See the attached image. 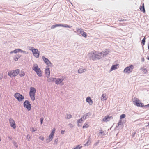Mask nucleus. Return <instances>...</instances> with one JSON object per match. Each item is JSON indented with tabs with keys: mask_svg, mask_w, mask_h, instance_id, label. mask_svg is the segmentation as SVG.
Here are the masks:
<instances>
[{
	"mask_svg": "<svg viewBox=\"0 0 149 149\" xmlns=\"http://www.w3.org/2000/svg\"><path fill=\"white\" fill-rule=\"evenodd\" d=\"M91 58L94 60L97 59H100L101 58L102 55V52L97 51H94L91 52Z\"/></svg>",
	"mask_w": 149,
	"mask_h": 149,
	"instance_id": "f257e3e1",
	"label": "nucleus"
},
{
	"mask_svg": "<svg viewBox=\"0 0 149 149\" xmlns=\"http://www.w3.org/2000/svg\"><path fill=\"white\" fill-rule=\"evenodd\" d=\"M32 69L36 72L39 76L41 77L42 76L41 71L40 69L38 67L37 64H34L32 68Z\"/></svg>",
	"mask_w": 149,
	"mask_h": 149,
	"instance_id": "f03ea898",
	"label": "nucleus"
},
{
	"mask_svg": "<svg viewBox=\"0 0 149 149\" xmlns=\"http://www.w3.org/2000/svg\"><path fill=\"white\" fill-rule=\"evenodd\" d=\"M30 89L29 93L31 99L33 101H34L35 99V94L36 92V89L34 87H31L30 88Z\"/></svg>",
	"mask_w": 149,
	"mask_h": 149,
	"instance_id": "7ed1b4c3",
	"label": "nucleus"
},
{
	"mask_svg": "<svg viewBox=\"0 0 149 149\" xmlns=\"http://www.w3.org/2000/svg\"><path fill=\"white\" fill-rule=\"evenodd\" d=\"M134 104L138 107H143V104L141 102L140 100L137 98L134 97L133 99Z\"/></svg>",
	"mask_w": 149,
	"mask_h": 149,
	"instance_id": "20e7f679",
	"label": "nucleus"
},
{
	"mask_svg": "<svg viewBox=\"0 0 149 149\" xmlns=\"http://www.w3.org/2000/svg\"><path fill=\"white\" fill-rule=\"evenodd\" d=\"M14 97L19 102H21L24 99V97L19 93H17L14 95Z\"/></svg>",
	"mask_w": 149,
	"mask_h": 149,
	"instance_id": "39448f33",
	"label": "nucleus"
},
{
	"mask_svg": "<svg viewBox=\"0 0 149 149\" xmlns=\"http://www.w3.org/2000/svg\"><path fill=\"white\" fill-rule=\"evenodd\" d=\"M19 71V69H17L15 70L10 71L8 72V75L10 77L15 76L18 74Z\"/></svg>",
	"mask_w": 149,
	"mask_h": 149,
	"instance_id": "423d86ee",
	"label": "nucleus"
},
{
	"mask_svg": "<svg viewBox=\"0 0 149 149\" xmlns=\"http://www.w3.org/2000/svg\"><path fill=\"white\" fill-rule=\"evenodd\" d=\"M134 68V66L132 65H130L129 66L126 67L124 70V72L125 73H130L132 71Z\"/></svg>",
	"mask_w": 149,
	"mask_h": 149,
	"instance_id": "0eeeda50",
	"label": "nucleus"
},
{
	"mask_svg": "<svg viewBox=\"0 0 149 149\" xmlns=\"http://www.w3.org/2000/svg\"><path fill=\"white\" fill-rule=\"evenodd\" d=\"M31 50L34 56L36 58H38L39 57L40 54V52H39L37 49H34L33 47H31L30 49Z\"/></svg>",
	"mask_w": 149,
	"mask_h": 149,
	"instance_id": "6e6552de",
	"label": "nucleus"
},
{
	"mask_svg": "<svg viewBox=\"0 0 149 149\" xmlns=\"http://www.w3.org/2000/svg\"><path fill=\"white\" fill-rule=\"evenodd\" d=\"M24 107L27 109L28 111L31 109V106L30 102L28 100H26L24 103Z\"/></svg>",
	"mask_w": 149,
	"mask_h": 149,
	"instance_id": "1a4fd4ad",
	"label": "nucleus"
},
{
	"mask_svg": "<svg viewBox=\"0 0 149 149\" xmlns=\"http://www.w3.org/2000/svg\"><path fill=\"white\" fill-rule=\"evenodd\" d=\"M62 26L64 27H68V28H71V26H70L67 24H65L64 25L62 24H58L55 25H53L51 26V28L52 29H54L55 28L57 27H60Z\"/></svg>",
	"mask_w": 149,
	"mask_h": 149,
	"instance_id": "9d476101",
	"label": "nucleus"
},
{
	"mask_svg": "<svg viewBox=\"0 0 149 149\" xmlns=\"http://www.w3.org/2000/svg\"><path fill=\"white\" fill-rule=\"evenodd\" d=\"M9 123L10 126L14 129L16 128V125L15 121L12 118L9 119Z\"/></svg>",
	"mask_w": 149,
	"mask_h": 149,
	"instance_id": "9b49d317",
	"label": "nucleus"
},
{
	"mask_svg": "<svg viewBox=\"0 0 149 149\" xmlns=\"http://www.w3.org/2000/svg\"><path fill=\"white\" fill-rule=\"evenodd\" d=\"M56 129L55 128H54L53 129L51 133L50 134V135L49 136V139H47L46 140L47 142L48 143L52 139L54 135Z\"/></svg>",
	"mask_w": 149,
	"mask_h": 149,
	"instance_id": "f8f14e48",
	"label": "nucleus"
},
{
	"mask_svg": "<svg viewBox=\"0 0 149 149\" xmlns=\"http://www.w3.org/2000/svg\"><path fill=\"white\" fill-rule=\"evenodd\" d=\"M77 32H79V33L82 36L85 37H87V34L86 33L83 31V29H78L77 30Z\"/></svg>",
	"mask_w": 149,
	"mask_h": 149,
	"instance_id": "ddd939ff",
	"label": "nucleus"
},
{
	"mask_svg": "<svg viewBox=\"0 0 149 149\" xmlns=\"http://www.w3.org/2000/svg\"><path fill=\"white\" fill-rule=\"evenodd\" d=\"M113 119V117L112 116H109V115L105 116L102 120V121L104 122H107L109 121L110 120V119Z\"/></svg>",
	"mask_w": 149,
	"mask_h": 149,
	"instance_id": "4468645a",
	"label": "nucleus"
},
{
	"mask_svg": "<svg viewBox=\"0 0 149 149\" xmlns=\"http://www.w3.org/2000/svg\"><path fill=\"white\" fill-rule=\"evenodd\" d=\"M42 58L45 63L48 66H50L51 64V62L47 58H46L44 56L42 57Z\"/></svg>",
	"mask_w": 149,
	"mask_h": 149,
	"instance_id": "2eb2a0df",
	"label": "nucleus"
},
{
	"mask_svg": "<svg viewBox=\"0 0 149 149\" xmlns=\"http://www.w3.org/2000/svg\"><path fill=\"white\" fill-rule=\"evenodd\" d=\"M56 80L55 81V83L57 84H59L61 83L62 81L64 79H60V78H57L56 79Z\"/></svg>",
	"mask_w": 149,
	"mask_h": 149,
	"instance_id": "dca6fc26",
	"label": "nucleus"
},
{
	"mask_svg": "<svg viewBox=\"0 0 149 149\" xmlns=\"http://www.w3.org/2000/svg\"><path fill=\"white\" fill-rule=\"evenodd\" d=\"M109 52V51L108 49H106L102 52V55L103 56H104L107 55Z\"/></svg>",
	"mask_w": 149,
	"mask_h": 149,
	"instance_id": "f3484780",
	"label": "nucleus"
},
{
	"mask_svg": "<svg viewBox=\"0 0 149 149\" xmlns=\"http://www.w3.org/2000/svg\"><path fill=\"white\" fill-rule=\"evenodd\" d=\"M50 71L49 68H48L45 70V74L47 77H49L50 76Z\"/></svg>",
	"mask_w": 149,
	"mask_h": 149,
	"instance_id": "a211bd4d",
	"label": "nucleus"
},
{
	"mask_svg": "<svg viewBox=\"0 0 149 149\" xmlns=\"http://www.w3.org/2000/svg\"><path fill=\"white\" fill-rule=\"evenodd\" d=\"M118 64H117L115 65H113L112 66L111 68L110 71H112V70H114L115 69H117L118 68L117 67L118 66Z\"/></svg>",
	"mask_w": 149,
	"mask_h": 149,
	"instance_id": "6ab92c4d",
	"label": "nucleus"
},
{
	"mask_svg": "<svg viewBox=\"0 0 149 149\" xmlns=\"http://www.w3.org/2000/svg\"><path fill=\"white\" fill-rule=\"evenodd\" d=\"M140 9L141 11H142L143 13H145V12L144 3L142 4V6H140Z\"/></svg>",
	"mask_w": 149,
	"mask_h": 149,
	"instance_id": "aec40b11",
	"label": "nucleus"
},
{
	"mask_svg": "<svg viewBox=\"0 0 149 149\" xmlns=\"http://www.w3.org/2000/svg\"><path fill=\"white\" fill-rule=\"evenodd\" d=\"M86 101L87 102H88L90 104H92L93 103L92 100L91 99L90 97H89L87 98Z\"/></svg>",
	"mask_w": 149,
	"mask_h": 149,
	"instance_id": "412c9836",
	"label": "nucleus"
},
{
	"mask_svg": "<svg viewBox=\"0 0 149 149\" xmlns=\"http://www.w3.org/2000/svg\"><path fill=\"white\" fill-rule=\"evenodd\" d=\"M13 52H14V53H16L17 52H22L25 53V51H22L19 49H16L14 50Z\"/></svg>",
	"mask_w": 149,
	"mask_h": 149,
	"instance_id": "4be33fe9",
	"label": "nucleus"
},
{
	"mask_svg": "<svg viewBox=\"0 0 149 149\" xmlns=\"http://www.w3.org/2000/svg\"><path fill=\"white\" fill-rule=\"evenodd\" d=\"M21 56V55L19 54H18L17 55H16L14 58V60L15 61H18V59Z\"/></svg>",
	"mask_w": 149,
	"mask_h": 149,
	"instance_id": "5701e85b",
	"label": "nucleus"
},
{
	"mask_svg": "<svg viewBox=\"0 0 149 149\" xmlns=\"http://www.w3.org/2000/svg\"><path fill=\"white\" fill-rule=\"evenodd\" d=\"M86 69L80 68L78 70V72L79 73H81L86 71Z\"/></svg>",
	"mask_w": 149,
	"mask_h": 149,
	"instance_id": "b1692460",
	"label": "nucleus"
},
{
	"mask_svg": "<svg viewBox=\"0 0 149 149\" xmlns=\"http://www.w3.org/2000/svg\"><path fill=\"white\" fill-rule=\"evenodd\" d=\"M89 126V125L87 123H86L83 126V128H87Z\"/></svg>",
	"mask_w": 149,
	"mask_h": 149,
	"instance_id": "393cba45",
	"label": "nucleus"
},
{
	"mask_svg": "<svg viewBox=\"0 0 149 149\" xmlns=\"http://www.w3.org/2000/svg\"><path fill=\"white\" fill-rule=\"evenodd\" d=\"M102 97L104 100H106L107 98V97L105 94H103L102 96Z\"/></svg>",
	"mask_w": 149,
	"mask_h": 149,
	"instance_id": "a878e982",
	"label": "nucleus"
},
{
	"mask_svg": "<svg viewBox=\"0 0 149 149\" xmlns=\"http://www.w3.org/2000/svg\"><path fill=\"white\" fill-rule=\"evenodd\" d=\"M56 79V78H49L47 79V81L48 82H51L54 81V79Z\"/></svg>",
	"mask_w": 149,
	"mask_h": 149,
	"instance_id": "bb28decb",
	"label": "nucleus"
},
{
	"mask_svg": "<svg viewBox=\"0 0 149 149\" xmlns=\"http://www.w3.org/2000/svg\"><path fill=\"white\" fill-rule=\"evenodd\" d=\"M82 147V146H81L80 145H77L76 147L72 149H80Z\"/></svg>",
	"mask_w": 149,
	"mask_h": 149,
	"instance_id": "cd10ccee",
	"label": "nucleus"
},
{
	"mask_svg": "<svg viewBox=\"0 0 149 149\" xmlns=\"http://www.w3.org/2000/svg\"><path fill=\"white\" fill-rule=\"evenodd\" d=\"M84 118V116H83V117L81 118V119H79L78 122V125H79V123H81L82 121H83L84 120H83V118Z\"/></svg>",
	"mask_w": 149,
	"mask_h": 149,
	"instance_id": "c85d7f7f",
	"label": "nucleus"
},
{
	"mask_svg": "<svg viewBox=\"0 0 149 149\" xmlns=\"http://www.w3.org/2000/svg\"><path fill=\"white\" fill-rule=\"evenodd\" d=\"M72 117V116L70 114H67L66 118L67 119H70Z\"/></svg>",
	"mask_w": 149,
	"mask_h": 149,
	"instance_id": "c756f323",
	"label": "nucleus"
},
{
	"mask_svg": "<svg viewBox=\"0 0 149 149\" xmlns=\"http://www.w3.org/2000/svg\"><path fill=\"white\" fill-rule=\"evenodd\" d=\"M30 130L32 132H34L37 130V129L36 128L32 127L31 128Z\"/></svg>",
	"mask_w": 149,
	"mask_h": 149,
	"instance_id": "7c9ffc66",
	"label": "nucleus"
},
{
	"mask_svg": "<svg viewBox=\"0 0 149 149\" xmlns=\"http://www.w3.org/2000/svg\"><path fill=\"white\" fill-rule=\"evenodd\" d=\"M125 114H122L120 116V118L122 119L123 118H125Z\"/></svg>",
	"mask_w": 149,
	"mask_h": 149,
	"instance_id": "2f4dec72",
	"label": "nucleus"
},
{
	"mask_svg": "<svg viewBox=\"0 0 149 149\" xmlns=\"http://www.w3.org/2000/svg\"><path fill=\"white\" fill-rule=\"evenodd\" d=\"M25 75V73L23 71H21L20 74V76H23Z\"/></svg>",
	"mask_w": 149,
	"mask_h": 149,
	"instance_id": "473e14b6",
	"label": "nucleus"
},
{
	"mask_svg": "<svg viewBox=\"0 0 149 149\" xmlns=\"http://www.w3.org/2000/svg\"><path fill=\"white\" fill-rule=\"evenodd\" d=\"M145 39H146L145 37H144V38H143V39L142 40V41L141 43L143 45H144L145 44Z\"/></svg>",
	"mask_w": 149,
	"mask_h": 149,
	"instance_id": "72a5a7b5",
	"label": "nucleus"
},
{
	"mask_svg": "<svg viewBox=\"0 0 149 149\" xmlns=\"http://www.w3.org/2000/svg\"><path fill=\"white\" fill-rule=\"evenodd\" d=\"M39 138L41 140L43 141L44 139V138L43 136H40L39 137Z\"/></svg>",
	"mask_w": 149,
	"mask_h": 149,
	"instance_id": "f704fd0d",
	"label": "nucleus"
},
{
	"mask_svg": "<svg viewBox=\"0 0 149 149\" xmlns=\"http://www.w3.org/2000/svg\"><path fill=\"white\" fill-rule=\"evenodd\" d=\"M142 71L143 72H144L145 73H146V72H147V70H146V69H143V70H142Z\"/></svg>",
	"mask_w": 149,
	"mask_h": 149,
	"instance_id": "c9c22d12",
	"label": "nucleus"
},
{
	"mask_svg": "<svg viewBox=\"0 0 149 149\" xmlns=\"http://www.w3.org/2000/svg\"><path fill=\"white\" fill-rule=\"evenodd\" d=\"M27 138H28V140H30V136L29 135H28L27 136Z\"/></svg>",
	"mask_w": 149,
	"mask_h": 149,
	"instance_id": "e433bc0d",
	"label": "nucleus"
},
{
	"mask_svg": "<svg viewBox=\"0 0 149 149\" xmlns=\"http://www.w3.org/2000/svg\"><path fill=\"white\" fill-rule=\"evenodd\" d=\"M99 133L100 134H104V133L103 131L101 130L100 131Z\"/></svg>",
	"mask_w": 149,
	"mask_h": 149,
	"instance_id": "4c0bfd02",
	"label": "nucleus"
},
{
	"mask_svg": "<svg viewBox=\"0 0 149 149\" xmlns=\"http://www.w3.org/2000/svg\"><path fill=\"white\" fill-rule=\"evenodd\" d=\"M43 118H41V119H40V120H41V124H42V122H43Z\"/></svg>",
	"mask_w": 149,
	"mask_h": 149,
	"instance_id": "58836bf2",
	"label": "nucleus"
},
{
	"mask_svg": "<svg viewBox=\"0 0 149 149\" xmlns=\"http://www.w3.org/2000/svg\"><path fill=\"white\" fill-rule=\"evenodd\" d=\"M65 132V131H63V130H62L61 131V133L63 134H64V133Z\"/></svg>",
	"mask_w": 149,
	"mask_h": 149,
	"instance_id": "ea45409f",
	"label": "nucleus"
},
{
	"mask_svg": "<svg viewBox=\"0 0 149 149\" xmlns=\"http://www.w3.org/2000/svg\"><path fill=\"white\" fill-rule=\"evenodd\" d=\"M14 53V52H13V51H11L10 52V53H11H11Z\"/></svg>",
	"mask_w": 149,
	"mask_h": 149,
	"instance_id": "a19ab883",
	"label": "nucleus"
},
{
	"mask_svg": "<svg viewBox=\"0 0 149 149\" xmlns=\"http://www.w3.org/2000/svg\"><path fill=\"white\" fill-rule=\"evenodd\" d=\"M147 59L149 60V55L148 56Z\"/></svg>",
	"mask_w": 149,
	"mask_h": 149,
	"instance_id": "79ce46f5",
	"label": "nucleus"
},
{
	"mask_svg": "<svg viewBox=\"0 0 149 149\" xmlns=\"http://www.w3.org/2000/svg\"><path fill=\"white\" fill-rule=\"evenodd\" d=\"M145 106L149 107V104L146 105Z\"/></svg>",
	"mask_w": 149,
	"mask_h": 149,
	"instance_id": "37998d69",
	"label": "nucleus"
},
{
	"mask_svg": "<svg viewBox=\"0 0 149 149\" xmlns=\"http://www.w3.org/2000/svg\"><path fill=\"white\" fill-rule=\"evenodd\" d=\"M148 49H149V45L148 46Z\"/></svg>",
	"mask_w": 149,
	"mask_h": 149,
	"instance_id": "c03bdc74",
	"label": "nucleus"
},
{
	"mask_svg": "<svg viewBox=\"0 0 149 149\" xmlns=\"http://www.w3.org/2000/svg\"><path fill=\"white\" fill-rule=\"evenodd\" d=\"M1 79H2V77H0V80Z\"/></svg>",
	"mask_w": 149,
	"mask_h": 149,
	"instance_id": "a18cd8bd",
	"label": "nucleus"
},
{
	"mask_svg": "<svg viewBox=\"0 0 149 149\" xmlns=\"http://www.w3.org/2000/svg\"><path fill=\"white\" fill-rule=\"evenodd\" d=\"M148 126H149V123H148Z\"/></svg>",
	"mask_w": 149,
	"mask_h": 149,
	"instance_id": "49530a36",
	"label": "nucleus"
},
{
	"mask_svg": "<svg viewBox=\"0 0 149 149\" xmlns=\"http://www.w3.org/2000/svg\"><path fill=\"white\" fill-rule=\"evenodd\" d=\"M144 59H143V61H144Z\"/></svg>",
	"mask_w": 149,
	"mask_h": 149,
	"instance_id": "de8ad7c7",
	"label": "nucleus"
},
{
	"mask_svg": "<svg viewBox=\"0 0 149 149\" xmlns=\"http://www.w3.org/2000/svg\"><path fill=\"white\" fill-rule=\"evenodd\" d=\"M144 59H143V61H144Z\"/></svg>",
	"mask_w": 149,
	"mask_h": 149,
	"instance_id": "09e8293b",
	"label": "nucleus"
},
{
	"mask_svg": "<svg viewBox=\"0 0 149 149\" xmlns=\"http://www.w3.org/2000/svg\"><path fill=\"white\" fill-rule=\"evenodd\" d=\"M144 59H143V61H144Z\"/></svg>",
	"mask_w": 149,
	"mask_h": 149,
	"instance_id": "8fccbe9b",
	"label": "nucleus"
}]
</instances>
